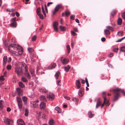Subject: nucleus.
<instances>
[{
  "label": "nucleus",
  "instance_id": "1",
  "mask_svg": "<svg viewBox=\"0 0 125 125\" xmlns=\"http://www.w3.org/2000/svg\"><path fill=\"white\" fill-rule=\"evenodd\" d=\"M9 51L16 56H19L22 54L23 50L19 45L13 44L10 45L8 47Z\"/></svg>",
  "mask_w": 125,
  "mask_h": 125
},
{
  "label": "nucleus",
  "instance_id": "2",
  "mask_svg": "<svg viewBox=\"0 0 125 125\" xmlns=\"http://www.w3.org/2000/svg\"><path fill=\"white\" fill-rule=\"evenodd\" d=\"M15 72L18 76H20L23 74L22 69L20 67H16L15 68Z\"/></svg>",
  "mask_w": 125,
  "mask_h": 125
},
{
  "label": "nucleus",
  "instance_id": "3",
  "mask_svg": "<svg viewBox=\"0 0 125 125\" xmlns=\"http://www.w3.org/2000/svg\"><path fill=\"white\" fill-rule=\"evenodd\" d=\"M44 8L45 10L44 9V8L43 6H42V11L43 14L44 16L45 17H46V13H47L48 12V11L47 10V8L46 4H45Z\"/></svg>",
  "mask_w": 125,
  "mask_h": 125
},
{
  "label": "nucleus",
  "instance_id": "4",
  "mask_svg": "<svg viewBox=\"0 0 125 125\" xmlns=\"http://www.w3.org/2000/svg\"><path fill=\"white\" fill-rule=\"evenodd\" d=\"M62 8V6L61 4L57 5L54 9V11H52L53 14H55L56 12L59 10L60 9Z\"/></svg>",
  "mask_w": 125,
  "mask_h": 125
},
{
  "label": "nucleus",
  "instance_id": "5",
  "mask_svg": "<svg viewBox=\"0 0 125 125\" xmlns=\"http://www.w3.org/2000/svg\"><path fill=\"white\" fill-rule=\"evenodd\" d=\"M39 102V101L36 100L34 101H31V104L32 105V107L34 108H36L38 106V103Z\"/></svg>",
  "mask_w": 125,
  "mask_h": 125
},
{
  "label": "nucleus",
  "instance_id": "6",
  "mask_svg": "<svg viewBox=\"0 0 125 125\" xmlns=\"http://www.w3.org/2000/svg\"><path fill=\"white\" fill-rule=\"evenodd\" d=\"M110 90L113 91L114 92H118L120 91L124 94V95L125 96V92L124 91V90L123 89L121 90L120 88H117L115 89H111Z\"/></svg>",
  "mask_w": 125,
  "mask_h": 125
},
{
  "label": "nucleus",
  "instance_id": "7",
  "mask_svg": "<svg viewBox=\"0 0 125 125\" xmlns=\"http://www.w3.org/2000/svg\"><path fill=\"white\" fill-rule=\"evenodd\" d=\"M54 95L52 93H49L47 95V98L49 100H52L54 98Z\"/></svg>",
  "mask_w": 125,
  "mask_h": 125
},
{
  "label": "nucleus",
  "instance_id": "8",
  "mask_svg": "<svg viewBox=\"0 0 125 125\" xmlns=\"http://www.w3.org/2000/svg\"><path fill=\"white\" fill-rule=\"evenodd\" d=\"M4 122L7 125L11 124L13 122L12 120H10L8 118H6L5 119Z\"/></svg>",
  "mask_w": 125,
  "mask_h": 125
},
{
  "label": "nucleus",
  "instance_id": "9",
  "mask_svg": "<svg viewBox=\"0 0 125 125\" xmlns=\"http://www.w3.org/2000/svg\"><path fill=\"white\" fill-rule=\"evenodd\" d=\"M17 122L18 125H26L23 121L21 119L18 120Z\"/></svg>",
  "mask_w": 125,
  "mask_h": 125
},
{
  "label": "nucleus",
  "instance_id": "10",
  "mask_svg": "<svg viewBox=\"0 0 125 125\" xmlns=\"http://www.w3.org/2000/svg\"><path fill=\"white\" fill-rule=\"evenodd\" d=\"M62 57L61 58V62L64 64H67L69 62V60L67 59L64 58L63 60H62Z\"/></svg>",
  "mask_w": 125,
  "mask_h": 125
},
{
  "label": "nucleus",
  "instance_id": "11",
  "mask_svg": "<svg viewBox=\"0 0 125 125\" xmlns=\"http://www.w3.org/2000/svg\"><path fill=\"white\" fill-rule=\"evenodd\" d=\"M58 23L57 22H54L53 24V27L54 30L56 31H58Z\"/></svg>",
  "mask_w": 125,
  "mask_h": 125
},
{
  "label": "nucleus",
  "instance_id": "12",
  "mask_svg": "<svg viewBox=\"0 0 125 125\" xmlns=\"http://www.w3.org/2000/svg\"><path fill=\"white\" fill-rule=\"evenodd\" d=\"M76 84L78 89H79L81 87V83L79 80H77L76 81Z\"/></svg>",
  "mask_w": 125,
  "mask_h": 125
},
{
  "label": "nucleus",
  "instance_id": "13",
  "mask_svg": "<svg viewBox=\"0 0 125 125\" xmlns=\"http://www.w3.org/2000/svg\"><path fill=\"white\" fill-rule=\"evenodd\" d=\"M45 104L43 102H42L40 105V108L41 109H44L45 108Z\"/></svg>",
  "mask_w": 125,
  "mask_h": 125
},
{
  "label": "nucleus",
  "instance_id": "14",
  "mask_svg": "<svg viewBox=\"0 0 125 125\" xmlns=\"http://www.w3.org/2000/svg\"><path fill=\"white\" fill-rule=\"evenodd\" d=\"M7 60V57L6 56H4L3 58V65L5 66L6 65Z\"/></svg>",
  "mask_w": 125,
  "mask_h": 125
},
{
  "label": "nucleus",
  "instance_id": "15",
  "mask_svg": "<svg viewBox=\"0 0 125 125\" xmlns=\"http://www.w3.org/2000/svg\"><path fill=\"white\" fill-rule=\"evenodd\" d=\"M16 91L19 95H21L22 93V90L20 88H18L16 89Z\"/></svg>",
  "mask_w": 125,
  "mask_h": 125
},
{
  "label": "nucleus",
  "instance_id": "16",
  "mask_svg": "<svg viewBox=\"0 0 125 125\" xmlns=\"http://www.w3.org/2000/svg\"><path fill=\"white\" fill-rule=\"evenodd\" d=\"M40 99L41 101H46V98L44 96L42 95L40 96Z\"/></svg>",
  "mask_w": 125,
  "mask_h": 125
},
{
  "label": "nucleus",
  "instance_id": "17",
  "mask_svg": "<svg viewBox=\"0 0 125 125\" xmlns=\"http://www.w3.org/2000/svg\"><path fill=\"white\" fill-rule=\"evenodd\" d=\"M56 66V63H52L50 65V66H49V69H52L54 68Z\"/></svg>",
  "mask_w": 125,
  "mask_h": 125
},
{
  "label": "nucleus",
  "instance_id": "18",
  "mask_svg": "<svg viewBox=\"0 0 125 125\" xmlns=\"http://www.w3.org/2000/svg\"><path fill=\"white\" fill-rule=\"evenodd\" d=\"M40 91L42 92L46 93L48 92V91L44 87L42 88L41 89Z\"/></svg>",
  "mask_w": 125,
  "mask_h": 125
},
{
  "label": "nucleus",
  "instance_id": "19",
  "mask_svg": "<svg viewBox=\"0 0 125 125\" xmlns=\"http://www.w3.org/2000/svg\"><path fill=\"white\" fill-rule=\"evenodd\" d=\"M55 109V110L57 111V112L58 113H60L61 112V110L58 107H56Z\"/></svg>",
  "mask_w": 125,
  "mask_h": 125
},
{
  "label": "nucleus",
  "instance_id": "20",
  "mask_svg": "<svg viewBox=\"0 0 125 125\" xmlns=\"http://www.w3.org/2000/svg\"><path fill=\"white\" fill-rule=\"evenodd\" d=\"M70 68V66L69 65H68L67 66L65 67H64V70L66 72H68L69 71V70Z\"/></svg>",
  "mask_w": 125,
  "mask_h": 125
},
{
  "label": "nucleus",
  "instance_id": "21",
  "mask_svg": "<svg viewBox=\"0 0 125 125\" xmlns=\"http://www.w3.org/2000/svg\"><path fill=\"white\" fill-rule=\"evenodd\" d=\"M59 27L61 30L62 31H64L67 30V28L65 27L60 26Z\"/></svg>",
  "mask_w": 125,
  "mask_h": 125
},
{
  "label": "nucleus",
  "instance_id": "22",
  "mask_svg": "<svg viewBox=\"0 0 125 125\" xmlns=\"http://www.w3.org/2000/svg\"><path fill=\"white\" fill-rule=\"evenodd\" d=\"M25 76L28 78H30V76L28 71L25 72Z\"/></svg>",
  "mask_w": 125,
  "mask_h": 125
},
{
  "label": "nucleus",
  "instance_id": "23",
  "mask_svg": "<svg viewBox=\"0 0 125 125\" xmlns=\"http://www.w3.org/2000/svg\"><path fill=\"white\" fill-rule=\"evenodd\" d=\"M60 74V72L59 71H58L55 73V77L56 79H58L59 75Z\"/></svg>",
  "mask_w": 125,
  "mask_h": 125
},
{
  "label": "nucleus",
  "instance_id": "24",
  "mask_svg": "<svg viewBox=\"0 0 125 125\" xmlns=\"http://www.w3.org/2000/svg\"><path fill=\"white\" fill-rule=\"evenodd\" d=\"M119 94L117 93L114 96V100H116L117 99L118 97H119Z\"/></svg>",
  "mask_w": 125,
  "mask_h": 125
},
{
  "label": "nucleus",
  "instance_id": "25",
  "mask_svg": "<svg viewBox=\"0 0 125 125\" xmlns=\"http://www.w3.org/2000/svg\"><path fill=\"white\" fill-rule=\"evenodd\" d=\"M24 115L25 116H27L28 115L29 110L27 109H26L25 110Z\"/></svg>",
  "mask_w": 125,
  "mask_h": 125
},
{
  "label": "nucleus",
  "instance_id": "26",
  "mask_svg": "<svg viewBox=\"0 0 125 125\" xmlns=\"http://www.w3.org/2000/svg\"><path fill=\"white\" fill-rule=\"evenodd\" d=\"M11 26L13 27H15L17 25V23L15 21H14L11 24Z\"/></svg>",
  "mask_w": 125,
  "mask_h": 125
},
{
  "label": "nucleus",
  "instance_id": "27",
  "mask_svg": "<svg viewBox=\"0 0 125 125\" xmlns=\"http://www.w3.org/2000/svg\"><path fill=\"white\" fill-rule=\"evenodd\" d=\"M50 125H53L54 124V122L52 119H51L49 121Z\"/></svg>",
  "mask_w": 125,
  "mask_h": 125
},
{
  "label": "nucleus",
  "instance_id": "28",
  "mask_svg": "<svg viewBox=\"0 0 125 125\" xmlns=\"http://www.w3.org/2000/svg\"><path fill=\"white\" fill-rule=\"evenodd\" d=\"M118 23L119 25H121L122 22V20L121 18H119L118 20Z\"/></svg>",
  "mask_w": 125,
  "mask_h": 125
},
{
  "label": "nucleus",
  "instance_id": "29",
  "mask_svg": "<svg viewBox=\"0 0 125 125\" xmlns=\"http://www.w3.org/2000/svg\"><path fill=\"white\" fill-rule=\"evenodd\" d=\"M19 85L20 87L21 88H23L25 86L24 84L21 82H19Z\"/></svg>",
  "mask_w": 125,
  "mask_h": 125
},
{
  "label": "nucleus",
  "instance_id": "30",
  "mask_svg": "<svg viewBox=\"0 0 125 125\" xmlns=\"http://www.w3.org/2000/svg\"><path fill=\"white\" fill-rule=\"evenodd\" d=\"M27 98L25 96H24L22 97L23 101L24 103H25L27 100Z\"/></svg>",
  "mask_w": 125,
  "mask_h": 125
},
{
  "label": "nucleus",
  "instance_id": "31",
  "mask_svg": "<svg viewBox=\"0 0 125 125\" xmlns=\"http://www.w3.org/2000/svg\"><path fill=\"white\" fill-rule=\"evenodd\" d=\"M39 16V18L40 19H44L43 16V15L41 13L37 14Z\"/></svg>",
  "mask_w": 125,
  "mask_h": 125
},
{
  "label": "nucleus",
  "instance_id": "32",
  "mask_svg": "<svg viewBox=\"0 0 125 125\" xmlns=\"http://www.w3.org/2000/svg\"><path fill=\"white\" fill-rule=\"evenodd\" d=\"M17 101L18 103H22V101L21 98L19 97L17 98Z\"/></svg>",
  "mask_w": 125,
  "mask_h": 125
},
{
  "label": "nucleus",
  "instance_id": "33",
  "mask_svg": "<svg viewBox=\"0 0 125 125\" xmlns=\"http://www.w3.org/2000/svg\"><path fill=\"white\" fill-rule=\"evenodd\" d=\"M88 115L89 118H92L93 115L92 114V113L90 111H89L88 113Z\"/></svg>",
  "mask_w": 125,
  "mask_h": 125
},
{
  "label": "nucleus",
  "instance_id": "34",
  "mask_svg": "<svg viewBox=\"0 0 125 125\" xmlns=\"http://www.w3.org/2000/svg\"><path fill=\"white\" fill-rule=\"evenodd\" d=\"M104 32L106 35H109L110 34V32L108 30H106L104 31Z\"/></svg>",
  "mask_w": 125,
  "mask_h": 125
},
{
  "label": "nucleus",
  "instance_id": "35",
  "mask_svg": "<svg viewBox=\"0 0 125 125\" xmlns=\"http://www.w3.org/2000/svg\"><path fill=\"white\" fill-rule=\"evenodd\" d=\"M41 12V9L40 8H38L37 9L36 13L37 14H40Z\"/></svg>",
  "mask_w": 125,
  "mask_h": 125
},
{
  "label": "nucleus",
  "instance_id": "36",
  "mask_svg": "<svg viewBox=\"0 0 125 125\" xmlns=\"http://www.w3.org/2000/svg\"><path fill=\"white\" fill-rule=\"evenodd\" d=\"M120 52H125V46H123L121 47L120 50Z\"/></svg>",
  "mask_w": 125,
  "mask_h": 125
},
{
  "label": "nucleus",
  "instance_id": "37",
  "mask_svg": "<svg viewBox=\"0 0 125 125\" xmlns=\"http://www.w3.org/2000/svg\"><path fill=\"white\" fill-rule=\"evenodd\" d=\"M18 104L19 108L20 109H21L22 107V102Z\"/></svg>",
  "mask_w": 125,
  "mask_h": 125
},
{
  "label": "nucleus",
  "instance_id": "38",
  "mask_svg": "<svg viewBox=\"0 0 125 125\" xmlns=\"http://www.w3.org/2000/svg\"><path fill=\"white\" fill-rule=\"evenodd\" d=\"M101 104V102L100 101L97 102L96 103V108H97L98 106H100Z\"/></svg>",
  "mask_w": 125,
  "mask_h": 125
},
{
  "label": "nucleus",
  "instance_id": "39",
  "mask_svg": "<svg viewBox=\"0 0 125 125\" xmlns=\"http://www.w3.org/2000/svg\"><path fill=\"white\" fill-rule=\"evenodd\" d=\"M67 51L68 53H69L70 51V46L69 45H67Z\"/></svg>",
  "mask_w": 125,
  "mask_h": 125
},
{
  "label": "nucleus",
  "instance_id": "40",
  "mask_svg": "<svg viewBox=\"0 0 125 125\" xmlns=\"http://www.w3.org/2000/svg\"><path fill=\"white\" fill-rule=\"evenodd\" d=\"M107 28L108 30H111L112 31H113L114 30H113L112 27L110 26H107L106 27Z\"/></svg>",
  "mask_w": 125,
  "mask_h": 125
},
{
  "label": "nucleus",
  "instance_id": "41",
  "mask_svg": "<svg viewBox=\"0 0 125 125\" xmlns=\"http://www.w3.org/2000/svg\"><path fill=\"white\" fill-rule=\"evenodd\" d=\"M117 35L119 36H122L123 34V32L122 31H118L117 33Z\"/></svg>",
  "mask_w": 125,
  "mask_h": 125
},
{
  "label": "nucleus",
  "instance_id": "42",
  "mask_svg": "<svg viewBox=\"0 0 125 125\" xmlns=\"http://www.w3.org/2000/svg\"><path fill=\"white\" fill-rule=\"evenodd\" d=\"M21 80L23 82H27L28 81L24 77H22Z\"/></svg>",
  "mask_w": 125,
  "mask_h": 125
},
{
  "label": "nucleus",
  "instance_id": "43",
  "mask_svg": "<svg viewBox=\"0 0 125 125\" xmlns=\"http://www.w3.org/2000/svg\"><path fill=\"white\" fill-rule=\"evenodd\" d=\"M28 51L30 52L33 51V50L32 47H29L28 48Z\"/></svg>",
  "mask_w": 125,
  "mask_h": 125
},
{
  "label": "nucleus",
  "instance_id": "44",
  "mask_svg": "<svg viewBox=\"0 0 125 125\" xmlns=\"http://www.w3.org/2000/svg\"><path fill=\"white\" fill-rule=\"evenodd\" d=\"M125 36L124 37H123V38H122L120 39H118V40L117 41H116V42H121L122 40H123L124 39H125Z\"/></svg>",
  "mask_w": 125,
  "mask_h": 125
},
{
  "label": "nucleus",
  "instance_id": "45",
  "mask_svg": "<svg viewBox=\"0 0 125 125\" xmlns=\"http://www.w3.org/2000/svg\"><path fill=\"white\" fill-rule=\"evenodd\" d=\"M25 65V67H24L25 71V72H27L28 71V67L27 65H26L25 64H24Z\"/></svg>",
  "mask_w": 125,
  "mask_h": 125
},
{
  "label": "nucleus",
  "instance_id": "46",
  "mask_svg": "<svg viewBox=\"0 0 125 125\" xmlns=\"http://www.w3.org/2000/svg\"><path fill=\"white\" fill-rule=\"evenodd\" d=\"M106 101V97H104V101L103 103L101 105V108H102L104 106V103Z\"/></svg>",
  "mask_w": 125,
  "mask_h": 125
},
{
  "label": "nucleus",
  "instance_id": "47",
  "mask_svg": "<svg viewBox=\"0 0 125 125\" xmlns=\"http://www.w3.org/2000/svg\"><path fill=\"white\" fill-rule=\"evenodd\" d=\"M7 68L8 70H10L11 69V65H7Z\"/></svg>",
  "mask_w": 125,
  "mask_h": 125
},
{
  "label": "nucleus",
  "instance_id": "48",
  "mask_svg": "<svg viewBox=\"0 0 125 125\" xmlns=\"http://www.w3.org/2000/svg\"><path fill=\"white\" fill-rule=\"evenodd\" d=\"M4 76L2 75L0 77V81H3L5 80L4 78Z\"/></svg>",
  "mask_w": 125,
  "mask_h": 125
},
{
  "label": "nucleus",
  "instance_id": "49",
  "mask_svg": "<svg viewBox=\"0 0 125 125\" xmlns=\"http://www.w3.org/2000/svg\"><path fill=\"white\" fill-rule=\"evenodd\" d=\"M72 100L74 101H75L76 102V103H77V102L78 101V99L76 98H72Z\"/></svg>",
  "mask_w": 125,
  "mask_h": 125
},
{
  "label": "nucleus",
  "instance_id": "50",
  "mask_svg": "<svg viewBox=\"0 0 125 125\" xmlns=\"http://www.w3.org/2000/svg\"><path fill=\"white\" fill-rule=\"evenodd\" d=\"M118 50V48H115L113 49V51L116 53H117Z\"/></svg>",
  "mask_w": 125,
  "mask_h": 125
},
{
  "label": "nucleus",
  "instance_id": "51",
  "mask_svg": "<svg viewBox=\"0 0 125 125\" xmlns=\"http://www.w3.org/2000/svg\"><path fill=\"white\" fill-rule=\"evenodd\" d=\"M2 101H0V108H2L3 106V104H2Z\"/></svg>",
  "mask_w": 125,
  "mask_h": 125
},
{
  "label": "nucleus",
  "instance_id": "52",
  "mask_svg": "<svg viewBox=\"0 0 125 125\" xmlns=\"http://www.w3.org/2000/svg\"><path fill=\"white\" fill-rule=\"evenodd\" d=\"M122 16L124 19L125 20V12H123L122 13Z\"/></svg>",
  "mask_w": 125,
  "mask_h": 125
},
{
  "label": "nucleus",
  "instance_id": "53",
  "mask_svg": "<svg viewBox=\"0 0 125 125\" xmlns=\"http://www.w3.org/2000/svg\"><path fill=\"white\" fill-rule=\"evenodd\" d=\"M16 77L15 76H14L13 79L12 80L13 82L14 83H15L16 82Z\"/></svg>",
  "mask_w": 125,
  "mask_h": 125
},
{
  "label": "nucleus",
  "instance_id": "54",
  "mask_svg": "<svg viewBox=\"0 0 125 125\" xmlns=\"http://www.w3.org/2000/svg\"><path fill=\"white\" fill-rule=\"evenodd\" d=\"M83 92H81L80 91H79L78 92V94L80 96H83Z\"/></svg>",
  "mask_w": 125,
  "mask_h": 125
},
{
  "label": "nucleus",
  "instance_id": "55",
  "mask_svg": "<svg viewBox=\"0 0 125 125\" xmlns=\"http://www.w3.org/2000/svg\"><path fill=\"white\" fill-rule=\"evenodd\" d=\"M70 14V12L69 11H67L65 12V15L66 16H68Z\"/></svg>",
  "mask_w": 125,
  "mask_h": 125
},
{
  "label": "nucleus",
  "instance_id": "56",
  "mask_svg": "<svg viewBox=\"0 0 125 125\" xmlns=\"http://www.w3.org/2000/svg\"><path fill=\"white\" fill-rule=\"evenodd\" d=\"M71 33L72 35L75 36L77 35V34L73 31H71Z\"/></svg>",
  "mask_w": 125,
  "mask_h": 125
},
{
  "label": "nucleus",
  "instance_id": "57",
  "mask_svg": "<svg viewBox=\"0 0 125 125\" xmlns=\"http://www.w3.org/2000/svg\"><path fill=\"white\" fill-rule=\"evenodd\" d=\"M36 38V37L35 35H34L32 38V40L33 41H35Z\"/></svg>",
  "mask_w": 125,
  "mask_h": 125
},
{
  "label": "nucleus",
  "instance_id": "58",
  "mask_svg": "<svg viewBox=\"0 0 125 125\" xmlns=\"http://www.w3.org/2000/svg\"><path fill=\"white\" fill-rule=\"evenodd\" d=\"M61 81V80H60L57 81L56 82V83L57 85H60L61 86V85H60L59 83H60V82Z\"/></svg>",
  "mask_w": 125,
  "mask_h": 125
},
{
  "label": "nucleus",
  "instance_id": "59",
  "mask_svg": "<svg viewBox=\"0 0 125 125\" xmlns=\"http://www.w3.org/2000/svg\"><path fill=\"white\" fill-rule=\"evenodd\" d=\"M75 16L74 15H72L70 16V18L74 20Z\"/></svg>",
  "mask_w": 125,
  "mask_h": 125
},
{
  "label": "nucleus",
  "instance_id": "60",
  "mask_svg": "<svg viewBox=\"0 0 125 125\" xmlns=\"http://www.w3.org/2000/svg\"><path fill=\"white\" fill-rule=\"evenodd\" d=\"M102 94H103V98H104V97H105L104 96H105L106 95V92H103L102 93Z\"/></svg>",
  "mask_w": 125,
  "mask_h": 125
},
{
  "label": "nucleus",
  "instance_id": "61",
  "mask_svg": "<svg viewBox=\"0 0 125 125\" xmlns=\"http://www.w3.org/2000/svg\"><path fill=\"white\" fill-rule=\"evenodd\" d=\"M16 18L15 17L14 18H12L11 19V21L12 22H13L14 21H15L16 20Z\"/></svg>",
  "mask_w": 125,
  "mask_h": 125
},
{
  "label": "nucleus",
  "instance_id": "62",
  "mask_svg": "<svg viewBox=\"0 0 125 125\" xmlns=\"http://www.w3.org/2000/svg\"><path fill=\"white\" fill-rule=\"evenodd\" d=\"M11 109L9 107H8L7 108V111L9 112L11 111Z\"/></svg>",
  "mask_w": 125,
  "mask_h": 125
},
{
  "label": "nucleus",
  "instance_id": "63",
  "mask_svg": "<svg viewBox=\"0 0 125 125\" xmlns=\"http://www.w3.org/2000/svg\"><path fill=\"white\" fill-rule=\"evenodd\" d=\"M101 40L102 42H104L105 40V39L103 37L101 38Z\"/></svg>",
  "mask_w": 125,
  "mask_h": 125
},
{
  "label": "nucleus",
  "instance_id": "64",
  "mask_svg": "<svg viewBox=\"0 0 125 125\" xmlns=\"http://www.w3.org/2000/svg\"><path fill=\"white\" fill-rule=\"evenodd\" d=\"M37 115L38 116H40L41 115V113L40 112H38L37 114Z\"/></svg>",
  "mask_w": 125,
  "mask_h": 125
}]
</instances>
